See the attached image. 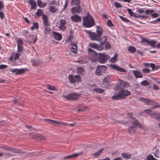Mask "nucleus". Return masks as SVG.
I'll return each instance as SVG.
<instances>
[{"instance_id":"1","label":"nucleus","mask_w":160,"mask_h":160,"mask_svg":"<svg viewBox=\"0 0 160 160\" xmlns=\"http://www.w3.org/2000/svg\"><path fill=\"white\" fill-rule=\"evenodd\" d=\"M127 117L130 118L129 121L132 124V126H129L128 128L129 132L130 133H133L135 132L137 129V126L143 129H144L142 125L139 123L137 120L134 118H132V114L131 113H128Z\"/></svg>"},{"instance_id":"2","label":"nucleus","mask_w":160,"mask_h":160,"mask_svg":"<svg viewBox=\"0 0 160 160\" xmlns=\"http://www.w3.org/2000/svg\"><path fill=\"white\" fill-rule=\"evenodd\" d=\"M130 94L131 92L128 90L122 89L117 93H115L112 98L113 100L122 99Z\"/></svg>"},{"instance_id":"3","label":"nucleus","mask_w":160,"mask_h":160,"mask_svg":"<svg viewBox=\"0 0 160 160\" xmlns=\"http://www.w3.org/2000/svg\"><path fill=\"white\" fill-rule=\"evenodd\" d=\"M94 21L92 17L88 15L83 18V24L85 27L89 28L93 26Z\"/></svg>"},{"instance_id":"4","label":"nucleus","mask_w":160,"mask_h":160,"mask_svg":"<svg viewBox=\"0 0 160 160\" xmlns=\"http://www.w3.org/2000/svg\"><path fill=\"white\" fill-rule=\"evenodd\" d=\"M88 53L90 60L93 62H96L98 60V54L94 50L88 48Z\"/></svg>"},{"instance_id":"5","label":"nucleus","mask_w":160,"mask_h":160,"mask_svg":"<svg viewBox=\"0 0 160 160\" xmlns=\"http://www.w3.org/2000/svg\"><path fill=\"white\" fill-rule=\"evenodd\" d=\"M110 57L106 54L100 53L99 54L98 57V62L101 63H104L106 62L108 59L110 58Z\"/></svg>"},{"instance_id":"6","label":"nucleus","mask_w":160,"mask_h":160,"mask_svg":"<svg viewBox=\"0 0 160 160\" xmlns=\"http://www.w3.org/2000/svg\"><path fill=\"white\" fill-rule=\"evenodd\" d=\"M107 67L104 66H98L96 70L95 74L97 75H102L106 71Z\"/></svg>"},{"instance_id":"7","label":"nucleus","mask_w":160,"mask_h":160,"mask_svg":"<svg viewBox=\"0 0 160 160\" xmlns=\"http://www.w3.org/2000/svg\"><path fill=\"white\" fill-rule=\"evenodd\" d=\"M80 94L74 92L71 93L67 95L64 96L66 98L69 100H75L80 96Z\"/></svg>"},{"instance_id":"8","label":"nucleus","mask_w":160,"mask_h":160,"mask_svg":"<svg viewBox=\"0 0 160 160\" xmlns=\"http://www.w3.org/2000/svg\"><path fill=\"white\" fill-rule=\"evenodd\" d=\"M66 21L64 19H61L59 23V28L62 31H64L66 28Z\"/></svg>"},{"instance_id":"9","label":"nucleus","mask_w":160,"mask_h":160,"mask_svg":"<svg viewBox=\"0 0 160 160\" xmlns=\"http://www.w3.org/2000/svg\"><path fill=\"white\" fill-rule=\"evenodd\" d=\"M140 100L147 105H153L154 104L157 103L156 102L154 101L144 98H141Z\"/></svg>"},{"instance_id":"10","label":"nucleus","mask_w":160,"mask_h":160,"mask_svg":"<svg viewBox=\"0 0 160 160\" xmlns=\"http://www.w3.org/2000/svg\"><path fill=\"white\" fill-rule=\"evenodd\" d=\"M17 42L18 51L19 52L21 53L23 51V42L21 39H18Z\"/></svg>"},{"instance_id":"11","label":"nucleus","mask_w":160,"mask_h":160,"mask_svg":"<svg viewBox=\"0 0 160 160\" xmlns=\"http://www.w3.org/2000/svg\"><path fill=\"white\" fill-rule=\"evenodd\" d=\"M88 34L90 38L92 40L99 41V38L100 37L95 32H89Z\"/></svg>"},{"instance_id":"12","label":"nucleus","mask_w":160,"mask_h":160,"mask_svg":"<svg viewBox=\"0 0 160 160\" xmlns=\"http://www.w3.org/2000/svg\"><path fill=\"white\" fill-rule=\"evenodd\" d=\"M90 47L93 48L98 51H102L103 48L100 45H98L97 44L95 43H91L89 44Z\"/></svg>"},{"instance_id":"13","label":"nucleus","mask_w":160,"mask_h":160,"mask_svg":"<svg viewBox=\"0 0 160 160\" xmlns=\"http://www.w3.org/2000/svg\"><path fill=\"white\" fill-rule=\"evenodd\" d=\"M110 66L113 69L116 70L121 72H127V70L125 69L118 67L114 64H111L110 65Z\"/></svg>"},{"instance_id":"14","label":"nucleus","mask_w":160,"mask_h":160,"mask_svg":"<svg viewBox=\"0 0 160 160\" xmlns=\"http://www.w3.org/2000/svg\"><path fill=\"white\" fill-rule=\"evenodd\" d=\"M129 84L127 82L123 81H120L118 84V88H123L128 86Z\"/></svg>"},{"instance_id":"15","label":"nucleus","mask_w":160,"mask_h":160,"mask_svg":"<svg viewBox=\"0 0 160 160\" xmlns=\"http://www.w3.org/2000/svg\"><path fill=\"white\" fill-rule=\"evenodd\" d=\"M52 33L54 36V38L57 40H60L62 38V35L56 32L52 31Z\"/></svg>"},{"instance_id":"16","label":"nucleus","mask_w":160,"mask_h":160,"mask_svg":"<svg viewBox=\"0 0 160 160\" xmlns=\"http://www.w3.org/2000/svg\"><path fill=\"white\" fill-rule=\"evenodd\" d=\"M72 21L74 22H78L81 21V18L78 15H74L71 17Z\"/></svg>"},{"instance_id":"17","label":"nucleus","mask_w":160,"mask_h":160,"mask_svg":"<svg viewBox=\"0 0 160 160\" xmlns=\"http://www.w3.org/2000/svg\"><path fill=\"white\" fill-rule=\"evenodd\" d=\"M81 8L80 7L73 8H72L71 11L73 14L79 13L81 11Z\"/></svg>"},{"instance_id":"18","label":"nucleus","mask_w":160,"mask_h":160,"mask_svg":"<svg viewBox=\"0 0 160 160\" xmlns=\"http://www.w3.org/2000/svg\"><path fill=\"white\" fill-rule=\"evenodd\" d=\"M133 72L134 76L136 78H142V74L138 70H133Z\"/></svg>"},{"instance_id":"19","label":"nucleus","mask_w":160,"mask_h":160,"mask_svg":"<svg viewBox=\"0 0 160 160\" xmlns=\"http://www.w3.org/2000/svg\"><path fill=\"white\" fill-rule=\"evenodd\" d=\"M42 19L44 25L46 27L48 26L49 25V24L48 23V17L47 16L44 14L42 15Z\"/></svg>"},{"instance_id":"20","label":"nucleus","mask_w":160,"mask_h":160,"mask_svg":"<svg viewBox=\"0 0 160 160\" xmlns=\"http://www.w3.org/2000/svg\"><path fill=\"white\" fill-rule=\"evenodd\" d=\"M96 31L98 36L99 37H100L103 33V31L102 28L99 26H97Z\"/></svg>"},{"instance_id":"21","label":"nucleus","mask_w":160,"mask_h":160,"mask_svg":"<svg viewBox=\"0 0 160 160\" xmlns=\"http://www.w3.org/2000/svg\"><path fill=\"white\" fill-rule=\"evenodd\" d=\"M28 2L31 6V8L32 9H35L36 6V4L34 0H29Z\"/></svg>"},{"instance_id":"22","label":"nucleus","mask_w":160,"mask_h":160,"mask_svg":"<svg viewBox=\"0 0 160 160\" xmlns=\"http://www.w3.org/2000/svg\"><path fill=\"white\" fill-rule=\"evenodd\" d=\"M37 3L38 5L40 8L45 7L47 5L46 3H43L40 0H38Z\"/></svg>"},{"instance_id":"23","label":"nucleus","mask_w":160,"mask_h":160,"mask_svg":"<svg viewBox=\"0 0 160 160\" xmlns=\"http://www.w3.org/2000/svg\"><path fill=\"white\" fill-rule=\"evenodd\" d=\"M152 110L150 109H146L144 111L146 113L148 114L150 116H155L156 113L155 112H152Z\"/></svg>"},{"instance_id":"24","label":"nucleus","mask_w":160,"mask_h":160,"mask_svg":"<svg viewBox=\"0 0 160 160\" xmlns=\"http://www.w3.org/2000/svg\"><path fill=\"white\" fill-rule=\"evenodd\" d=\"M107 40V37L106 36L103 37L99 41H100V43L101 45H104Z\"/></svg>"},{"instance_id":"25","label":"nucleus","mask_w":160,"mask_h":160,"mask_svg":"<svg viewBox=\"0 0 160 160\" xmlns=\"http://www.w3.org/2000/svg\"><path fill=\"white\" fill-rule=\"evenodd\" d=\"M44 120L47 122L52 124V122H53L56 124H58L60 123V122L56 120H52L50 119H44Z\"/></svg>"},{"instance_id":"26","label":"nucleus","mask_w":160,"mask_h":160,"mask_svg":"<svg viewBox=\"0 0 160 160\" xmlns=\"http://www.w3.org/2000/svg\"><path fill=\"white\" fill-rule=\"evenodd\" d=\"M122 155L123 157L126 158H130L132 156L131 154L127 153H123Z\"/></svg>"},{"instance_id":"27","label":"nucleus","mask_w":160,"mask_h":160,"mask_svg":"<svg viewBox=\"0 0 160 160\" xmlns=\"http://www.w3.org/2000/svg\"><path fill=\"white\" fill-rule=\"evenodd\" d=\"M68 78L70 82L71 83H73L76 82L75 77L72 75H69L68 76Z\"/></svg>"},{"instance_id":"28","label":"nucleus","mask_w":160,"mask_h":160,"mask_svg":"<svg viewBox=\"0 0 160 160\" xmlns=\"http://www.w3.org/2000/svg\"><path fill=\"white\" fill-rule=\"evenodd\" d=\"M80 154V153H75L74 154H72L71 155L65 157L64 158V159H66L73 158H76Z\"/></svg>"},{"instance_id":"29","label":"nucleus","mask_w":160,"mask_h":160,"mask_svg":"<svg viewBox=\"0 0 160 160\" xmlns=\"http://www.w3.org/2000/svg\"><path fill=\"white\" fill-rule=\"evenodd\" d=\"M93 90L94 92L98 93H102L104 91V90L98 88H94Z\"/></svg>"},{"instance_id":"30","label":"nucleus","mask_w":160,"mask_h":160,"mask_svg":"<svg viewBox=\"0 0 160 160\" xmlns=\"http://www.w3.org/2000/svg\"><path fill=\"white\" fill-rule=\"evenodd\" d=\"M84 72V70L83 68L79 67L77 68V72L80 74H82Z\"/></svg>"},{"instance_id":"31","label":"nucleus","mask_w":160,"mask_h":160,"mask_svg":"<svg viewBox=\"0 0 160 160\" xmlns=\"http://www.w3.org/2000/svg\"><path fill=\"white\" fill-rule=\"evenodd\" d=\"M17 71L16 74L19 75L23 73L26 70L25 69H17Z\"/></svg>"},{"instance_id":"32","label":"nucleus","mask_w":160,"mask_h":160,"mask_svg":"<svg viewBox=\"0 0 160 160\" xmlns=\"http://www.w3.org/2000/svg\"><path fill=\"white\" fill-rule=\"evenodd\" d=\"M74 45L73 46V47H72L71 49V51L72 52H73L74 53H76L77 52V46L76 44L74 43Z\"/></svg>"},{"instance_id":"33","label":"nucleus","mask_w":160,"mask_h":160,"mask_svg":"<svg viewBox=\"0 0 160 160\" xmlns=\"http://www.w3.org/2000/svg\"><path fill=\"white\" fill-rule=\"evenodd\" d=\"M46 87L49 90L52 91H55L56 90V88L54 86H52L49 84H47Z\"/></svg>"},{"instance_id":"34","label":"nucleus","mask_w":160,"mask_h":160,"mask_svg":"<svg viewBox=\"0 0 160 160\" xmlns=\"http://www.w3.org/2000/svg\"><path fill=\"white\" fill-rule=\"evenodd\" d=\"M79 0H72L71 4L72 5H78L80 3Z\"/></svg>"},{"instance_id":"35","label":"nucleus","mask_w":160,"mask_h":160,"mask_svg":"<svg viewBox=\"0 0 160 160\" xmlns=\"http://www.w3.org/2000/svg\"><path fill=\"white\" fill-rule=\"evenodd\" d=\"M38 24L37 22H34L33 25L31 28V29L32 30H34L35 29H38Z\"/></svg>"},{"instance_id":"36","label":"nucleus","mask_w":160,"mask_h":160,"mask_svg":"<svg viewBox=\"0 0 160 160\" xmlns=\"http://www.w3.org/2000/svg\"><path fill=\"white\" fill-rule=\"evenodd\" d=\"M49 11L52 12H55L57 11V9H56L55 6H52L50 7L49 8Z\"/></svg>"},{"instance_id":"37","label":"nucleus","mask_w":160,"mask_h":160,"mask_svg":"<svg viewBox=\"0 0 160 160\" xmlns=\"http://www.w3.org/2000/svg\"><path fill=\"white\" fill-rule=\"evenodd\" d=\"M146 159L147 160H158L155 158L152 155H148Z\"/></svg>"},{"instance_id":"38","label":"nucleus","mask_w":160,"mask_h":160,"mask_svg":"<svg viewBox=\"0 0 160 160\" xmlns=\"http://www.w3.org/2000/svg\"><path fill=\"white\" fill-rule=\"evenodd\" d=\"M36 13L38 17H40L41 15L42 16V15L44 14L42 10L40 9H38Z\"/></svg>"},{"instance_id":"39","label":"nucleus","mask_w":160,"mask_h":160,"mask_svg":"<svg viewBox=\"0 0 160 160\" xmlns=\"http://www.w3.org/2000/svg\"><path fill=\"white\" fill-rule=\"evenodd\" d=\"M128 50L129 52L132 53H134L135 52L136 49L134 47L131 46L128 48Z\"/></svg>"},{"instance_id":"40","label":"nucleus","mask_w":160,"mask_h":160,"mask_svg":"<svg viewBox=\"0 0 160 160\" xmlns=\"http://www.w3.org/2000/svg\"><path fill=\"white\" fill-rule=\"evenodd\" d=\"M156 42L154 41H149V40L148 44L150 45L152 47H154L155 46Z\"/></svg>"},{"instance_id":"41","label":"nucleus","mask_w":160,"mask_h":160,"mask_svg":"<svg viewBox=\"0 0 160 160\" xmlns=\"http://www.w3.org/2000/svg\"><path fill=\"white\" fill-rule=\"evenodd\" d=\"M44 33L46 35L48 34L51 32L50 28L45 27L44 28Z\"/></svg>"},{"instance_id":"42","label":"nucleus","mask_w":160,"mask_h":160,"mask_svg":"<svg viewBox=\"0 0 160 160\" xmlns=\"http://www.w3.org/2000/svg\"><path fill=\"white\" fill-rule=\"evenodd\" d=\"M154 12V10L152 9H146L145 13L147 15L152 14Z\"/></svg>"},{"instance_id":"43","label":"nucleus","mask_w":160,"mask_h":160,"mask_svg":"<svg viewBox=\"0 0 160 160\" xmlns=\"http://www.w3.org/2000/svg\"><path fill=\"white\" fill-rule=\"evenodd\" d=\"M110 81V76L109 75L107 76L103 80L104 82L107 83Z\"/></svg>"},{"instance_id":"44","label":"nucleus","mask_w":160,"mask_h":160,"mask_svg":"<svg viewBox=\"0 0 160 160\" xmlns=\"http://www.w3.org/2000/svg\"><path fill=\"white\" fill-rule=\"evenodd\" d=\"M127 11H128V13L129 14L130 16L131 17L134 16L135 17H137L134 15V12L132 11V10L130 8L127 9Z\"/></svg>"},{"instance_id":"45","label":"nucleus","mask_w":160,"mask_h":160,"mask_svg":"<svg viewBox=\"0 0 160 160\" xmlns=\"http://www.w3.org/2000/svg\"><path fill=\"white\" fill-rule=\"evenodd\" d=\"M141 84L143 86H147L150 84V83L147 81L144 80L141 82Z\"/></svg>"},{"instance_id":"46","label":"nucleus","mask_w":160,"mask_h":160,"mask_svg":"<svg viewBox=\"0 0 160 160\" xmlns=\"http://www.w3.org/2000/svg\"><path fill=\"white\" fill-rule=\"evenodd\" d=\"M117 55L116 54H115V56L110 60V61L113 63H115L117 60Z\"/></svg>"},{"instance_id":"47","label":"nucleus","mask_w":160,"mask_h":160,"mask_svg":"<svg viewBox=\"0 0 160 160\" xmlns=\"http://www.w3.org/2000/svg\"><path fill=\"white\" fill-rule=\"evenodd\" d=\"M159 151L158 149H157L154 153V156L157 158H159Z\"/></svg>"},{"instance_id":"48","label":"nucleus","mask_w":160,"mask_h":160,"mask_svg":"<svg viewBox=\"0 0 160 160\" xmlns=\"http://www.w3.org/2000/svg\"><path fill=\"white\" fill-rule=\"evenodd\" d=\"M75 77L76 81H77L78 82H80L81 81V78L80 76L79 75H75Z\"/></svg>"},{"instance_id":"49","label":"nucleus","mask_w":160,"mask_h":160,"mask_svg":"<svg viewBox=\"0 0 160 160\" xmlns=\"http://www.w3.org/2000/svg\"><path fill=\"white\" fill-rule=\"evenodd\" d=\"M153 118L157 119L159 120L160 121V113H156L155 116H154Z\"/></svg>"},{"instance_id":"50","label":"nucleus","mask_w":160,"mask_h":160,"mask_svg":"<svg viewBox=\"0 0 160 160\" xmlns=\"http://www.w3.org/2000/svg\"><path fill=\"white\" fill-rule=\"evenodd\" d=\"M20 53H16L15 57H14V60H18L20 56Z\"/></svg>"},{"instance_id":"51","label":"nucleus","mask_w":160,"mask_h":160,"mask_svg":"<svg viewBox=\"0 0 160 160\" xmlns=\"http://www.w3.org/2000/svg\"><path fill=\"white\" fill-rule=\"evenodd\" d=\"M120 18L123 21L128 22H129V20H128L127 18L123 17L122 16H120Z\"/></svg>"},{"instance_id":"52","label":"nucleus","mask_w":160,"mask_h":160,"mask_svg":"<svg viewBox=\"0 0 160 160\" xmlns=\"http://www.w3.org/2000/svg\"><path fill=\"white\" fill-rule=\"evenodd\" d=\"M159 16V15L157 13H154L153 14L152 13V14L151 15V17H152V18H157Z\"/></svg>"},{"instance_id":"53","label":"nucleus","mask_w":160,"mask_h":160,"mask_svg":"<svg viewBox=\"0 0 160 160\" xmlns=\"http://www.w3.org/2000/svg\"><path fill=\"white\" fill-rule=\"evenodd\" d=\"M143 72L144 73H148L150 72V70L147 68H144L142 70Z\"/></svg>"},{"instance_id":"54","label":"nucleus","mask_w":160,"mask_h":160,"mask_svg":"<svg viewBox=\"0 0 160 160\" xmlns=\"http://www.w3.org/2000/svg\"><path fill=\"white\" fill-rule=\"evenodd\" d=\"M105 47L106 49H109L110 48L111 46L109 42H107Z\"/></svg>"},{"instance_id":"55","label":"nucleus","mask_w":160,"mask_h":160,"mask_svg":"<svg viewBox=\"0 0 160 160\" xmlns=\"http://www.w3.org/2000/svg\"><path fill=\"white\" fill-rule=\"evenodd\" d=\"M114 4L115 7L117 8H121L122 7L121 5L117 2H115L114 3Z\"/></svg>"},{"instance_id":"56","label":"nucleus","mask_w":160,"mask_h":160,"mask_svg":"<svg viewBox=\"0 0 160 160\" xmlns=\"http://www.w3.org/2000/svg\"><path fill=\"white\" fill-rule=\"evenodd\" d=\"M153 89L155 90H158L160 89V88H159L158 87V86L157 85H156L155 84H153Z\"/></svg>"},{"instance_id":"57","label":"nucleus","mask_w":160,"mask_h":160,"mask_svg":"<svg viewBox=\"0 0 160 160\" xmlns=\"http://www.w3.org/2000/svg\"><path fill=\"white\" fill-rule=\"evenodd\" d=\"M8 66L6 65H0V69H2L7 68Z\"/></svg>"},{"instance_id":"58","label":"nucleus","mask_w":160,"mask_h":160,"mask_svg":"<svg viewBox=\"0 0 160 160\" xmlns=\"http://www.w3.org/2000/svg\"><path fill=\"white\" fill-rule=\"evenodd\" d=\"M148 41H149V40L148 39L143 38H142V39L141 42H146L148 44Z\"/></svg>"},{"instance_id":"59","label":"nucleus","mask_w":160,"mask_h":160,"mask_svg":"<svg viewBox=\"0 0 160 160\" xmlns=\"http://www.w3.org/2000/svg\"><path fill=\"white\" fill-rule=\"evenodd\" d=\"M77 62L79 63L80 64H82L83 63H87L86 61H83V60L81 59H79V60L77 61Z\"/></svg>"},{"instance_id":"60","label":"nucleus","mask_w":160,"mask_h":160,"mask_svg":"<svg viewBox=\"0 0 160 160\" xmlns=\"http://www.w3.org/2000/svg\"><path fill=\"white\" fill-rule=\"evenodd\" d=\"M107 24L109 27L113 25V24L110 20H108L107 21Z\"/></svg>"},{"instance_id":"61","label":"nucleus","mask_w":160,"mask_h":160,"mask_svg":"<svg viewBox=\"0 0 160 160\" xmlns=\"http://www.w3.org/2000/svg\"><path fill=\"white\" fill-rule=\"evenodd\" d=\"M17 68H16V69L13 68V69H10L9 70V71H10L11 72L13 73H15L16 74L17 73Z\"/></svg>"},{"instance_id":"62","label":"nucleus","mask_w":160,"mask_h":160,"mask_svg":"<svg viewBox=\"0 0 160 160\" xmlns=\"http://www.w3.org/2000/svg\"><path fill=\"white\" fill-rule=\"evenodd\" d=\"M28 33L29 32L28 31H25L23 32L22 35V36H26Z\"/></svg>"},{"instance_id":"63","label":"nucleus","mask_w":160,"mask_h":160,"mask_svg":"<svg viewBox=\"0 0 160 160\" xmlns=\"http://www.w3.org/2000/svg\"><path fill=\"white\" fill-rule=\"evenodd\" d=\"M153 79L156 83H157L158 84L160 85V81H159L158 79L154 78Z\"/></svg>"},{"instance_id":"64","label":"nucleus","mask_w":160,"mask_h":160,"mask_svg":"<svg viewBox=\"0 0 160 160\" xmlns=\"http://www.w3.org/2000/svg\"><path fill=\"white\" fill-rule=\"evenodd\" d=\"M3 7L4 5L3 3L2 2L0 1V10H2Z\"/></svg>"}]
</instances>
